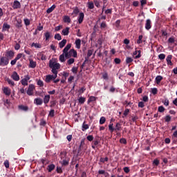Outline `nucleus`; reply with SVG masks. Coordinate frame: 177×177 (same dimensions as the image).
Listing matches in <instances>:
<instances>
[{
	"mask_svg": "<svg viewBox=\"0 0 177 177\" xmlns=\"http://www.w3.org/2000/svg\"><path fill=\"white\" fill-rule=\"evenodd\" d=\"M80 13V9L78 7H75L73 10V15H78Z\"/></svg>",
	"mask_w": 177,
	"mask_h": 177,
	"instance_id": "obj_38",
	"label": "nucleus"
},
{
	"mask_svg": "<svg viewBox=\"0 0 177 177\" xmlns=\"http://www.w3.org/2000/svg\"><path fill=\"white\" fill-rule=\"evenodd\" d=\"M49 116L50 117H55V110L51 109L49 112Z\"/></svg>",
	"mask_w": 177,
	"mask_h": 177,
	"instance_id": "obj_48",
	"label": "nucleus"
},
{
	"mask_svg": "<svg viewBox=\"0 0 177 177\" xmlns=\"http://www.w3.org/2000/svg\"><path fill=\"white\" fill-rule=\"evenodd\" d=\"M24 24H25L26 26H30V19H24Z\"/></svg>",
	"mask_w": 177,
	"mask_h": 177,
	"instance_id": "obj_62",
	"label": "nucleus"
},
{
	"mask_svg": "<svg viewBox=\"0 0 177 177\" xmlns=\"http://www.w3.org/2000/svg\"><path fill=\"white\" fill-rule=\"evenodd\" d=\"M62 35H68V34H70V28L69 27H66V28L63 29L62 31Z\"/></svg>",
	"mask_w": 177,
	"mask_h": 177,
	"instance_id": "obj_16",
	"label": "nucleus"
},
{
	"mask_svg": "<svg viewBox=\"0 0 177 177\" xmlns=\"http://www.w3.org/2000/svg\"><path fill=\"white\" fill-rule=\"evenodd\" d=\"M35 89V86H34V84H30L26 91L27 95H28V96H32L34 95Z\"/></svg>",
	"mask_w": 177,
	"mask_h": 177,
	"instance_id": "obj_3",
	"label": "nucleus"
},
{
	"mask_svg": "<svg viewBox=\"0 0 177 177\" xmlns=\"http://www.w3.org/2000/svg\"><path fill=\"white\" fill-rule=\"evenodd\" d=\"M104 122H106V118L104 117H101L100 120V125H103V124H104Z\"/></svg>",
	"mask_w": 177,
	"mask_h": 177,
	"instance_id": "obj_36",
	"label": "nucleus"
},
{
	"mask_svg": "<svg viewBox=\"0 0 177 177\" xmlns=\"http://www.w3.org/2000/svg\"><path fill=\"white\" fill-rule=\"evenodd\" d=\"M132 62H133V59L130 57H127V59H126V63L127 64H129V63H132Z\"/></svg>",
	"mask_w": 177,
	"mask_h": 177,
	"instance_id": "obj_37",
	"label": "nucleus"
},
{
	"mask_svg": "<svg viewBox=\"0 0 177 177\" xmlns=\"http://www.w3.org/2000/svg\"><path fill=\"white\" fill-rule=\"evenodd\" d=\"M93 53V51L92 50H88L87 53L88 57H91Z\"/></svg>",
	"mask_w": 177,
	"mask_h": 177,
	"instance_id": "obj_51",
	"label": "nucleus"
},
{
	"mask_svg": "<svg viewBox=\"0 0 177 177\" xmlns=\"http://www.w3.org/2000/svg\"><path fill=\"white\" fill-rule=\"evenodd\" d=\"M19 109L21 111H28V106L24 105H19L18 106Z\"/></svg>",
	"mask_w": 177,
	"mask_h": 177,
	"instance_id": "obj_20",
	"label": "nucleus"
},
{
	"mask_svg": "<svg viewBox=\"0 0 177 177\" xmlns=\"http://www.w3.org/2000/svg\"><path fill=\"white\" fill-rule=\"evenodd\" d=\"M34 103L35 104H36L37 106H41V104H42V103H44V100H42V98H35L34 100Z\"/></svg>",
	"mask_w": 177,
	"mask_h": 177,
	"instance_id": "obj_11",
	"label": "nucleus"
},
{
	"mask_svg": "<svg viewBox=\"0 0 177 177\" xmlns=\"http://www.w3.org/2000/svg\"><path fill=\"white\" fill-rule=\"evenodd\" d=\"M60 162H61L62 165H64V167H66V165H68V163L70 162V159L66 158L64 160H63Z\"/></svg>",
	"mask_w": 177,
	"mask_h": 177,
	"instance_id": "obj_18",
	"label": "nucleus"
},
{
	"mask_svg": "<svg viewBox=\"0 0 177 177\" xmlns=\"http://www.w3.org/2000/svg\"><path fill=\"white\" fill-rule=\"evenodd\" d=\"M87 140H88L89 142H92V140H93V136H88Z\"/></svg>",
	"mask_w": 177,
	"mask_h": 177,
	"instance_id": "obj_60",
	"label": "nucleus"
},
{
	"mask_svg": "<svg viewBox=\"0 0 177 177\" xmlns=\"http://www.w3.org/2000/svg\"><path fill=\"white\" fill-rule=\"evenodd\" d=\"M11 5L12 8L15 10L20 9L21 8V3L17 0L14 1V2Z\"/></svg>",
	"mask_w": 177,
	"mask_h": 177,
	"instance_id": "obj_6",
	"label": "nucleus"
},
{
	"mask_svg": "<svg viewBox=\"0 0 177 177\" xmlns=\"http://www.w3.org/2000/svg\"><path fill=\"white\" fill-rule=\"evenodd\" d=\"M30 64L29 67L30 68H35L37 67V62H34L32 59H29Z\"/></svg>",
	"mask_w": 177,
	"mask_h": 177,
	"instance_id": "obj_14",
	"label": "nucleus"
},
{
	"mask_svg": "<svg viewBox=\"0 0 177 177\" xmlns=\"http://www.w3.org/2000/svg\"><path fill=\"white\" fill-rule=\"evenodd\" d=\"M37 85L39 86H44V82L42 80H39L37 81Z\"/></svg>",
	"mask_w": 177,
	"mask_h": 177,
	"instance_id": "obj_50",
	"label": "nucleus"
},
{
	"mask_svg": "<svg viewBox=\"0 0 177 177\" xmlns=\"http://www.w3.org/2000/svg\"><path fill=\"white\" fill-rule=\"evenodd\" d=\"M84 17H85V15H84V12H80L79 14V17H78V23H79V24H82V22L84 21Z\"/></svg>",
	"mask_w": 177,
	"mask_h": 177,
	"instance_id": "obj_12",
	"label": "nucleus"
},
{
	"mask_svg": "<svg viewBox=\"0 0 177 177\" xmlns=\"http://www.w3.org/2000/svg\"><path fill=\"white\" fill-rule=\"evenodd\" d=\"M168 42L169 44H174L175 42V39L174 37H170L168 39Z\"/></svg>",
	"mask_w": 177,
	"mask_h": 177,
	"instance_id": "obj_52",
	"label": "nucleus"
},
{
	"mask_svg": "<svg viewBox=\"0 0 177 177\" xmlns=\"http://www.w3.org/2000/svg\"><path fill=\"white\" fill-rule=\"evenodd\" d=\"M78 101H79V103H80V104H84V103H85V97H80Z\"/></svg>",
	"mask_w": 177,
	"mask_h": 177,
	"instance_id": "obj_35",
	"label": "nucleus"
},
{
	"mask_svg": "<svg viewBox=\"0 0 177 177\" xmlns=\"http://www.w3.org/2000/svg\"><path fill=\"white\" fill-rule=\"evenodd\" d=\"M75 44L77 49H81V40L80 39H77Z\"/></svg>",
	"mask_w": 177,
	"mask_h": 177,
	"instance_id": "obj_19",
	"label": "nucleus"
},
{
	"mask_svg": "<svg viewBox=\"0 0 177 177\" xmlns=\"http://www.w3.org/2000/svg\"><path fill=\"white\" fill-rule=\"evenodd\" d=\"M4 165H5L6 168H9V160H6L4 162Z\"/></svg>",
	"mask_w": 177,
	"mask_h": 177,
	"instance_id": "obj_64",
	"label": "nucleus"
},
{
	"mask_svg": "<svg viewBox=\"0 0 177 177\" xmlns=\"http://www.w3.org/2000/svg\"><path fill=\"white\" fill-rule=\"evenodd\" d=\"M120 142V143H123V145H127V140L125 138H121Z\"/></svg>",
	"mask_w": 177,
	"mask_h": 177,
	"instance_id": "obj_61",
	"label": "nucleus"
},
{
	"mask_svg": "<svg viewBox=\"0 0 177 177\" xmlns=\"http://www.w3.org/2000/svg\"><path fill=\"white\" fill-rule=\"evenodd\" d=\"M146 30H150L151 28V21L150 19H147L145 24Z\"/></svg>",
	"mask_w": 177,
	"mask_h": 177,
	"instance_id": "obj_15",
	"label": "nucleus"
},
{
	"mask_svg": "<svg viewBox=\"0 0 177 177\" xmlns=\"http://www.w3.org/2000/svg\"><path fill=\"white\" fill-rule=\"evenodd\" d=\"M88 9H93L95 8V5L93 4V2L89 1L87 3Z\"/></svg>",
	"mask_w": 177,
	"mask_h": 177,
	"instance_id": "obj_29",
	"label": "nucleus"
},
{
	"mask_svg": "<svg viewBox=\"0 0 177 177\" xmlns=\"http://www.w3.org/2000/svg\"><path fill=\"white\" fill-rule=\"evenodd\" d=\"M2 91L6 96H10V93H12V90L9 87H3Z\"/></svg>",
	"mask_w": 177,
	"mask_h": 177,
	"instance_id": "obj_8",
	"label": "nucleus"
},
{
	"mask_svg": "<svg viewBox=\"0 0 177 177\" xmlns=\"http://www.w3.org/2000/svg\"><path fill=\"white\" fill-rule=\"evenodd\" d=\"M115 131H121V124L117 123Z\"/></svg>",
	"mask_w": 177,
	"mask_h": 177,
	"instance_id": "obj_43",
	"label": "nucleus"
},
{
	"mask_svg": "<svg viewBox=\"0 0 177 177\" xmlns=\"http://www.w3.org/2000/svg\"><path fill=\"white\" fill-rule=\"evenodd\" d=\"M124 172L126 173V174H129V167H124Z\"/></svg>",
	"mask_w": 177,
	"mask_h": 177,
	"instance_id": "obj_63",
	"label": "nucleus"
},
{
	"mask_svg": "<svg viewBox=\"0 0 177 177\" xmlns=\"http://www.w3.org/2000/svg\"><path fill=\"white\" fill-rule=\"evenodd\" d=\"M57 78V75L54 74V75H48L46 76L45 81L49 84L52 80H56Z\"/></svg>",
	"mask_w": 177,
	"mask_h": 177,
	"instance_id": "obj_5",
	"label": "nucleus"
},
{
	"mask_svg": "<svg viewBox=\"0 0 177 177\" xmlns=\"http://www.w3.org/2000/svg\"><path fill=\"white\" fill-rule=\"evenodd\" d=\"M171 115H166L165 118V121L166 122H169L171 121Z\"/></svg>",
	"mask_w": 177,
	"mask_h": 177,
	"instance_id": "obj_42",
	"label": "nucleus"
},
{
	"mask_svg": "<svg viewBox=\"0 0 177 177\" xmlns=\"http://www.w3.org/2000/svg\"><path fill=\"white\" fill-rule=\"evenodd\" d=\"M44 37L46 38V41H49V38H50V32H46L44 33Z\"/></svg>",
	"mask_w": 177,
	"mask_h": 177,
	"instance_id": "obj_30",
	"label": "nucleus"
},
{
	"mask_svg": "<svg viewBox=\"0 0 177 177\" xmlns=\"http://www.w3.org/2000/svg\"><path fill=\"white\" fill-rule=\"evenodd\" d=\"M67 44V39H64L62 41L59 43V47L60 49H62V48H64L66 46V44Z\"/></svg>",
	"mask_w": 177,
	"mask_h": 177,
	"instance_id": "obj_13",
	"label": "nucleus"
},
{
	"mask_svg": "<svg viewBox=\"0 0 177 177\" xmlns=\"http://www.w3.org/2000/svg\"><path fill=\"white\" fill-rule=\"evenodd\" d=\"M100 160L101 162H106L109 161V158H107V157H106L105 158H101Z\"/></svg>",
	"mask_w": 177,
	"mask_h": 177,
	"instance_id": "obj_49",
	"label": "nucleus"
},
{
	"mask_svg": "<svg viewBox=\"0 0 177 177\" xmlns=\"http://www.w3.org/2000/svg\"><path fill=\"white\" fill-rule=\"evenodd\" d=\"M9 28H10V25L6 24V23H4L3 25V30H9Z\"/></svg>",
	"mask_w": 177,
	"mask_h": 177,
	"instance_id": "obj_28",
	"label": "nucleus"
},
{
	"mask_svg": "<svg viewBox=\"0 0 177 177\" xmlns=\"http://www.w3.org/2000/svg\"><path fill=\"white\" fill-rule=\"evenodd\" d=\"M63 20L64 23H71V19L68 16H64Z\"/></svg>",
	"mask_w": 177,
	"mask_h": 177,
	"instance_id": "obj_26",
	"label": "nucleus"
},
{
	"mask_svg": "<svg viewBox=\"0 0 177 177\" xmlns=\"http://www.w3.org/2000/svg\"><path fill=\"white\" fill-rule=\"evenodd\" d=\"M49 67H50V68L52 69L51 71L53 74H55L56 75H57V73H59L57 70H59L62 66L60 65V64L56 62L55 61L50 60Z\"/></svg>",
	"mask_w": 177,
	"mask_h": 177,
	"instance_id": "obj_2",
	"label": "nucleus"
},
{
	"mask_svg": "<svg viewBox=\"0 0 177 177\" xmlns=\"http://www.w3.org/2000/svg\"><path fill=\"white\" fill-rule=\"evenodd\" d=\"M172 55H169L166 58V62H167V64L169 66H172Z\"/></svg>",
	"mask_w": 177,
	"mask_h": 177,
	"instance_id": "obj_17",
	"label": "nucleus"
},
{
	"mask_svg": "<svg viewBox=\"0 0 177 177\" xmlns=\"http://www.w3.org/2000/svg\"><path fill=\"white\" fill-rule=\"evenodd\" d=\"M77 71H78V68H77V67L72 68V73H73L74 74H77Z\"/></svg>",
	"mask_w": 177,
	"mask_h": 177,
	"instance_id": "obj_54",
	"label": "nucleus"
},
{
	"mask_svg": "<svg viewBox=\"0 0 177 177\" xmlns=\"http://www.w3.org/2000/svg\"><path fill=\"white\" fill-rule=\"evenodd\" d=\"M143 39V35H140L138 37V39L137 40V44H140L143 42V41L142 40Z\"/></svg>",
	"mask_w": 177,
	"mask_h": 177,
	"instance_id": "obj_34",
	"label": "nucleus"
},
{
	"mask_svg": "<svg viewBox=\"0 0 177 177\" xmlns=\"http://www.w3.org/2000/svg\"><path fill=\"white\" fill-rule=\"evenodd\" d=\"M96 100V97H95V96H91L90 97H89V99L88 100V102H87V103H91V102H95Z\"/></svg>",
	"mask_w": 177,
	"mask_h": 177,
	"instance_id": "obj_32",
	"label": "nucleus"
},
{
	"mask_svg": "<svg viewBox=\"0 0 177 177\" xmlns=\"http://www.w3.org/2000/svg\"><path fill=\"white\" fill-rule=\"evenodd\" d=\"M82 128V131H85L89 129V126H88V124H83Z\"/></svg>",
	"mask_w": 177,
	"mask_h": 177,
	"instance_id": "obj_53",
	"label": "nucleus"
},
{
	"mask_svg": "<svg viewBox=\"0 0 177 177\" xmlns=\"http://www.w3.org/2000/svg\"><path fill=\"white\" fill-rule=\"evenodd\" d=\"M22 57H23V54L19 53L17 55V57H15V59L19 60V59H21Z\"/></svg>",
	"mask_w": 177,
	"mask_h": 177,
	"instance_id": "obj_58",
	"label": "nucleus"
},
{
	"mask_svg": "<svg viewBox=\"0 0 177 177\" xmlns=\"http://www.w3.org/2000/svg\"><path fill=\"white\" fill-rule=\"evenodd\" d=\"M158 111L159 113H164V111H165V108H164L162 106H160L158 107Z\"/></svg>",
	"mask_w": 177,
	"mask_h": 177,
	"instance_id": "obj_44",
	"label": "nucleus"
},
{
	"mask_svg": "<svg viewBox=\"0 0 177 177\" xmlns=\"http://www.w3.org/2000/svg\"><path fill=\"white\" fill-rule=\"evenodd\" d=\"M6 57H7L8 60L9 59H13V57H15V53L12 50H7Z\"/></svg>",
	"mask_w": 177,
	"mask_h": 177,
	"instance_id": "obj_7",
	"label": "nucleus"
},
{
	"mask_svg": "<svg viewBox=\"0 0 177 177\" xmlns=\"http://www.w3.org/2000/svg\"><path fill=\"white\" fill-rule=\"evenodd\" d=\"M9 64V59L6 57H0V66H8Z\"/></svg>",
	"mask_w": 177,
	"mask_h": 177,
	"instance_id": "obj_4",
	"label": "nucleus"
},
{
	"mask_svg": "<svg viewBox=\"0 0 177 177\" xmlns=\"http://www.w3.org/2000/svg\"><path fill=\"white\" fill-rule=\"evenodd\" d=\"M158 57H159V59H160V60H164V59H165V54H160V55H158Z\"/></svg>",
	"mask_w": 177,
	"mask_h": 177,
	"instance_id": "obj_55",
	"label": "nucleus"
},
{
	"mask_svg": "<svg viewBox=\"0 0 177 177\" xmlns=\"http://www.w3.org/2000/svg\"><path fill=\"white\" fill-rule=\"evenodd\" d=\"M21 82V84L24 85V86H27L28 85V81H27L25 79H22Z\"/></svg>",
	"mask_w": 177,
	"mask_h": 177,
	"instance_id": "obj_33",
	"label": "nucleus"
},
{
	"mask_svg": "<svg viewBox=\"0 0 177 177\" xmlns=\"http://www.w3.org/2000/svg\"><path fill=\"white\" fill-rule=\"evenodd\" d=\"M55 9H56V5L54 4L46 10V12L48 14L52 13L55 10Z\"/></svg>",
	"mask_w": 177,
	"mask_h": 177,
	"instance_id": "obj_24",
	"label": "nucleus"
},
{
	"mask_svg": "<svg viewBox=\"0 0 177 177\" xmlns=\"http://www.w3.org/2000/svg\"><path fill=\"white\" fill-rule=\"evenodd\" d=\"M113 123H111L109 125V129L110 131V132L113 133L114 132L115 129L113 127Z\"/></svg>",
	"mask_w": 177,
	"mask_h": 177,
	"instance_id": "obj_39",
	"label": "nucleus"
},
{
	"mask_svg": "<svg viewBox=\"0 0 177 177\" xmlns=\"http://www.w3.org/2000/svg\"><path fill=\"white\" fill-rule=\"evenodd\" d=\"M155 80H156V84L158 85L160 84V82H161V81H162V76L158 75V76H156Z\"/></svg>",
	"mask_w": 177,
	"mask_h": 177,
	"instance_id": "obj_25",
	"label": "nucleus"
},
{
	"mask_svg": "<svg viewBox=\"0 0 177 177\" xmlns=\"http://www.w3.org/2000/svg\"><path fill=\"white\" fill-rule=\"evenodd\" d=\"M59 62H61V63H64V62H66V54H64V52L59 55Z\"/></svg>",
	"mask_w": 177,
	"mask_h": 177,
	"instance_id": "obj_21",
	"label": "nucleus"
},
{
	"mask_svg": "<svg viewBox=\"0 0 177 177\" xmlns=\"http://www.w3.org/2000/svg\"><path fill=\"white\" fill-rule=\"evenodd\" d=\"M55 169V165H48V172H52Z\"/></svg>",
	"mask_w": 177,
	"mask_h": 177,
	"instance_id": "obj_40",
	"label": "nucleus"
},
{
	"mask_svg": "<svg viewBox=\"0 0 177 177\" xmlns=\"http://www.w3.org/2000/svg\"><path fill=\"white\" fill-rule=\"evenodd\" d=\"M102 77L104 80H109V74H107V73H104L102 74Z\"/></svg>",
	"mask_w": 177,
	"mask_h": 177,
	"instance_id": "obj_45",
	"label": "nucleus"
},
{
	"mask_svg": "<svg viewBox=\"0 0 177 177\" xmlns=\"http://www.w3.org/2000/svg\"><path fill=\"white\" fill-rule=\"evenodd\" d=\"M128 114H129V109H126L123 113V115H124V117H127V115H128Z\"/></svg>",
	"mask_w": 177,
	"mask_h": 177,
	"instance_id": "obj_47",
	"label": "nucleus"
},
{
	"mask_svg": "<svg viewBox=\"0 0 177 177\" xmlns=\"http://www.w3.org/2000/svg\"><path fill=\"white\" fill-rule=\"evenodd\" d=\"M62 28H63V26L59 25L55 28V31H60V30H62Z\"/></svg>",
	"mask_w": 177,
	"mask_h": 177,
	"instance_id": "obj_46",
	"label": "nucleus"
},
{
	"mask_svg": "<svg viewBox=\"0 0 177 177\" xmlns=\"http://www.w3.org/2000/svg\"><path fill=\"white\" fill-rule=\"evenodd\" d=\"M142 51L141 50H136L133 52V56H135L134 57V59H140V57H142Z\"/></svg>",
	"mask_w": 177,
	"mask_h": 177,
	"instance_id": "obj_9",
	"label": "nucleus"
},
{
	"mask_svg": "<svg viewBox=\"0 0 177 177\" xmlns=\"http://www.w3.org/2000/svg\"><path fill=\"white\" fill-rule=\"evenodd\" d=\"M74 62H75V59L74 58H70L68 61H67V64L71 65L73 64L74 63Z\"/></svg>",
	"mask_w": 177,
	"mask_h": 177,
	"instance_id": "obj_41",
	"label": "nucleus"
},
{
	"mask_svg": "<svg viewBox=\"0 0 177 177\" xmlns=\"http://www.w3.org/2000/svg\"><path fill=\"white\" fill-rule=\"evenodd\" d=\"M11 78H12L14 81H19L20 80V76H19V74H17V72L15 71L12 73V75H11Z\"/></svg>",
	"mask_w": 177,
	"mask_h": 177,
	"instance_id": "obj_10",
	"label": "nucleus"
},
{
	"mask_svg": "<svg viewBox=\"0 0 177 177\" xmlns=\"http://www.w3.org/2000/svg\"><path fill=\"white\" fill-rule=\"evenodd\" d=\"M63 52L64 54H65V57H66V59H70V57H77V51L74 49H71V44H68L64 48Z\"/></svg>",
	"mask_w": 177,
	"mask_h": 177,
	"instance_id": "obj_1",
	"label": "nucleus"
},
{
	"mask_svg": "<svg viewBox=\"0 0 177 177\" xmlns=\"http://www.w3.org/2000/svg\"><path fill=\"white\" fill-rule=\"evenodd\" d=\"M138 107H141V109H143V107H145V102H140L138 103Z\"/></svg>",
	"mask_w": 177,
	"mask_h": 177,
	"instance_id": "obj_56",
	"label": "nucleus"
},
{
	"mask_svg": "<svg viewBox=\"0 0 177 177\" xmlns=\"http://www.w3.org/2000/svg\"><path fill=\"white\" fill-rule=\"evenodd\" d=\"M55 39H57V41H62V35L60 34L57 33L55 34L54 36Z\"/></svg>",
	"mask_w": 177,
	"mask_h": 177,
	"instance_id": "obj_31",
	"label": "nucleus"
},
{
	"mask_svg": "<svg viewBox=\"0 0 177 177\" xmlns=\"http://www.w3.org/2000/svg\"><path fill=\"white\" fill-rule=\"evenodd\" d=\"M6 81L10 85V86H15V82H13L12 80L10 78H6Z\"/></svg>",
	"mask_w": 177,
	"mask_h": 177,
	"instance_id": "obj_27",
	"label": "nucleus"
},
{
	"mask_svg": "<svg viewBox=\"0 0 177 177\" xmlns=\"http://www.w3.org/2000/svg\"><path fill=\"white\" fill-rule=\"evenodd\" d=\"M49 100H50V95H45V97H44V104H48V103H49Z\"/></svg>",
	"mask_w": 177,
	"mask_h": 177,
	"instance_id": "obj_23",
	"label": "nucleus"
},
{
	"mask_svg": "<svg viewBox=\"0 0 177 177\" xmlns=\"http://www.w3.org/2000/svg\"><path fill=\"white\" fill-rule=\"evenodd\" d=\"M151 92L153 95H157L158 90L156 88H151Z\"/></svg>",
	"mask_w": 177,
	"mask_h": 177,
	"instance_id": "obj_57",
	"label": "nucleus"
},
{
	"mask_svg": "<svg viewBox=\"0 0 177 177\" xmlns=\"http://www.w3.org/2000/svg\"><path fill=\"white\" fill-rule=\"evenodd\" d=\"M114 62L116 64H120V63H121V59H120V58H115Z\"/></svg>",
	"mask_w": 177,
	"mask_h": 177,
	"instance_id": "obj_59",
	"label": "nucleus"
},
{
	"mask_svg": "<svg viewBox=\"0 0 177 177\" xmlns=\"http://www.w3.org/2000/svg\"><path fill=\"white\" fill-rule=\"evenodd\" d=\"M31 47L36 48V49H41V48H42V46L39 43H32L31 44Z\"/></svg>",
	"mask_w": 177,
	"mask_h": 177,
	"instance_id": "obj_22",
	"label": "nucleus"
}]
</instances>
